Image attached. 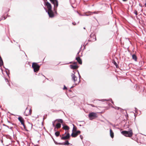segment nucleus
Returning <instances> with one entry per match:
<instances>
[{"mask_svg":"<svg viewBox=\"0 0 146 146\" xmlns=\"http://www.w3.org/2000/svg\"><path fill=\"white\" fill-rule=\"evenodd\" d=\"M70 137V134L69 132H68L66 134V135L65 136H63L61 137V139L63 140H65L68 139Z\"/></svg>","mask_w":146,"mask_h":146,"instance_id":"obj_8","label":"nucleus"},{"mask_svg":"<svg viewBox=\"0 0 146 146\" xmlns=\"http://www.w3.org/2000/svg\"><path fill=\"white\" fill-rule=\"evenodd\" d=\"M96 35L93 33H92L90 35V38L89 40L91 41H94L96 40Z\"/></svg>","mask_w":146,"mask_h":146,"instance_id":"obj_5","label":"nucleus"},{"mask_svg":"<svg viewBox=\"0 0 146 146\" xmlns=\"http://www.w3.org/2000/svg\"><path fill=\"white\" fill-rule=\"evenodd\" d=\"M110 134L111 137L113 138L114 137L113 133L111 129H110Z\"/></svg>","mask_w":146,"mask_h":146,"instance_id":"obj_18","label":"nucleus"},{"mask_svg":"<svg viewBox=\"0 0 146 146\" xmlns=\"http://www.w3.org/2000/svg\"><path fill=\"white\" fill-rule=\"evenodd\" d=\"M56 120H58V122H60L61 123H62L63 122V120L61 119H56Z\"/></svg>","mask_w":146,"mask_h":146,"instance_id":"obj_25","label":"nucleus"},{"mask_svg":"<svg viewBox=\"0 0 146 146\" xmlns=\"http://www.w3.org/2000/svg\"><path fill=\"white\" fill-rule=\"evenodd\" d=\"M100 12V11H94L93 12H91V14H92H92H98Z\"/></svg>","mask_w":146,"mask_h":146,"instance_id":"obj_24","label":"nucleus"},{"mask_svg":"<svg viewBox=\"0 0 146 146\" xmlns=\"http://www.w3.org/2000/svg\"><path fill=\"white\" fill-rule=\"evenodd\" d=\"M71 76L72 77V80L74 81V82L76 84L79 83V82L80 81V80L78 82L77 81V78L75 76L74 74L72 73L71 74Z\"/></svg>","mask_w":146,"mask_h":146,"instance_id":"obj_4","label":"nucleus"},{"mask_svg":"<svg viewBox=\"0 0 146 146\" xmlns=\"http://www.w3.org/2000/svg\"><path fill=\"white\" fill-rule=\"evenodd\" d=\"M32 67L34 69L35 72H37L39 70L40 66L36 63L33 62L32 64Z\"/></svg>","mask_w":146,"mask_h":146,"instance_id":"obj_2","label":"nucleus"},{"mask_svg":"<svg viewBox=\"0 0 146 146\" xmlns=\"http://www.w3.org/2000/svg\"><path fill=\"white\" fill-rule=\"evenodd\" d=\"M67 88L65 86H64V87L63 88V90H66L67 89Z\"/></svg>","mask_w":146,"mask_h":146,"instance_id":"obj_29","label":"nucleus"},{"mask_svg":"<svg viewBox=\"0 0 146 146\" xmlns=\"http://www.w3.org/2000/svg\"><path fill=\"white\" fill-rule=\"evenodd\" d=\"M70 68L72 69H76L78 68V66L77 65H70Z\"/></svg>","mask_w":146,"mask_h":146,"instance_id":"obj_15","label":"nucleus"},{"mask_svg":"<svg viewBox=\"0 0 146 146\" xmlns=\"http://www.w3.org/2000/svg\"><path fill=\"white\" fill-rule=\"evenodd\" d=\"M48 14L50 17L52 18L54 17V15L52 9L48 10Z\"/></svg>","mask_w":146,"mask_h":146,"instance_id":"obj_9","label":"nucleus"},{"mask_svg":"<svg viewBox=\"0 0 146 146\" xmlns=\"http://www.w3.org/2000/svg\"><path fill=\"white\" fill-rule=\"evenodd\" d=\"M61 127V124L60 123H57L56 125V126L54 128V130L55 131H56L57 130L56 129H59Z\"/></svg>","mask_w":146,"mask_h":146,"instance_id":"obj_12","label":"nucleus"},{"mask_svg":"<svg viewBox=\"0 0 146 146\" xmlns=\"http://www.w3.org/2000/svg\"><path fill=\"white\" fill-rule=\"evenodd\" d=\"M55 13H56V11L55 12Z\"/></svg>","mask_w":146,"mask_h":146,"instance_id":"obj_49","label":"nucleus"},{"mask_svg":"<svg viewBox=\"0 0 146 146\" xmlns=\"http://www.w3.org/2000/svg\"><path fill=\"white\" fill-rule=\"evenodd\" d=\"M12 127H11L10 128V129H12Z\"/></svg>","mask_w":146,"mask_h":146,"instance_id":"obj_45","label":"nucleus"},{"mask_svg":"<svg viewBox=\"0 0 146 146\" xmlns=\"http://www.w3.org/2000/svg\"><path fill=\"white\" fill-rule=\"evenodd\" d=\"M121 133L124 136L129 137H132L133 134L132 130L130 128L129 129L128 131H121Z\"/></svg>","mask_w":146,"mask_h":146,"instance_id":"obj_1","label":"nucleus"},{"mask_svg":"<svg viewBox=\"0 0 146 146\" xmlns=\"http://www.w3.org/2000/svg\"><path fill=\"white\" fill-rule=\"evenodd\" d=\"M72 24L74 25H76V23L75 22H73L72 23Z\"/></svg>","mask_w":146,"mask_h":146,"instance_id":"obj_32","label":"nucleus"},{"mask_svg":"<svg viewBox=\"0 0 146 146\" xmlns=\"http://www.w3.org/2000/svg\"><path fill=\"white\" fill-rule=\"evenodd\" d=\"M60 133L58 131L56 132L55 133V135L57 137H58L60 135Z\"/></svg>","mask_w":146,"mask_h":146,"instance_id":"obj_20","label":"nucleus"},{"mask_svg":"<svg viewBox=\"0 0 146 146\" xmlns=\"http://www.w3.org/2000/svg\"><path fill=\"white\" fill-rule=\"evenodd\" d=\"M3 125L4 126H5V125H5V124H3Z\"/></svg>","mask_w":146,"mask_h":146,"instance_id":"obj_43","label":"nucleus"},{"mask_svg":"<svg viewBox=\"0 0 146 146\" xmlns=\"http://www.w3.org/2000/svg\"><path fill=\"white\" fill-rule=\"evenodd\" d=\"M112 107L113 108H115V109H117V110H120L121 111L122 110V109H121V108H119V107H114L113 106Z\"/></svg>","mask_w":146,"mask_h":146,"instance_id":"obj_21","label":"nucleus"},{"mask_svg":"<svg viewBox=\"0 0 146 146\" xmlns=\"http://www.w3.org/2000/svg\"><path fill=\"white\" fill-rule=\"evenodd\" d=\"M30 124L31 125V127H32V124H31V123H30Z\"/></svg>","mask_w":146,"mask_h":146,"instance_id":"obj_40","label":"nucleus"},{"mask_svg":"<svg viewBox=\"0 0 146 146\" xmlns=\"http://www.w3.org/2000/svg\"><path fill=\"white\" fill-rule=\"evenodd\" d=\"M109 101H110L112 103H113V102L112 101V100H111V99H110V100H108Z\"/></svg>","mask_w":146,"mask_h":146,"instance_id":"obj_31","label":"nucleus"},{"mask_svg":"<svg viewBox=\"0 0 146 146\" xmlns=\"http://www.w3.org/2000/svg\"><path fill=\"white\" fill-rule=\"evenodd\" d=\"M6 80L7 81H8V80L6 79Z\"/></svg>","mask_w":146,"mask_h":146,"instance_id":"obj_46","label":"nucleus"},{"mask_svg":"<svg viewBox=\"0 0 146 146\" xmlns=\"http://www.w3.org/2000/svg\"><path fill=\"white\" fill-rule=\"evenodd\" d=\"M78 135L77 133L76 132H73L71 135V136L73 137H77V136Z\"/></svg>","mask_w":146,"mask_h":146,"instance_id":"obj_16","label":"nucleus"},{"mask_svg":"<svg viewBox=\"0 0 146 146\" xmlns=\"http://www.w3.org/2000/svg\"><path fill=\"white\" fill-rule=\"evenodd\" d=\"M51 3L54 5V6L57 7L58 5V3L57 0H50Z\"/></svg>","mask_w":146,"mask_h":146,"instance_id":"obj_10","label":"nucleus"},{"mask_svg":"<svg viewBox=\"0 0 146 146\" xmlns=\"http://www.w3.org/2000/svg\"><path fill=\"white\" fill-rule=\"evenodd\" d=\"M134 13L136 15H137V11L136 10H135L134 11Z\"/></svg>","mask_w":146,"mask_h":146,"instance_id":"obj_26","label":"nucleus"},{"mask_svg":"<svg viewBox=\"0 0 146 146\" xmlns=\"http://www.w3.org/2000/svg\"><path fill=\"white\" fill-rule=\"evenodd\" d=\"M145 7H146V3H145Z\"/></svg>","mask_w":146,"mask_h":146,"instance_id":"obj_42","label":"nucleus"},{"mask_svg":"<svg viewBox=\"0 0 146 146\" xmlns=\"http://www.w3.org/2000/svg\"><path fill=\"white\" fill-rule=\"evenodd\" d=\"M84 29H85V27H84Z\"/></svg>","mask_w":146,"mask_h":146,"instance_id":"obj_47","label":"nucleus"},{"mask_svg":"<svg viewBox=\"0 0 146 146\" xmlns=\"http://www.w3.org/2000/svg\"><path fill=\"white\" fill-rule=\"evenodd\" d=\"M2 19H2V18L0 20V21H1V20H2Z\"/></svg>","mask_w":146,"mask_h":146,"instance_id":"obj_44","label":"nucleus"},{"mask_svg":"<svg viewBox=\"0 0 146 146\" xmlns=\"http://www.w3.org/2000/svg\"><path fill=\"white\" fill-rule=\"evenodd\" d=\"M88 117L90 119L92 120L97 117V115L96 113L94 112H91L89 114Z\"/></svg>","mask_w":146,"mask_h":146,"instance_id":"obj_3","label":"nucleus"},{"mask_svg":"<svg viewBox=\"0 0 146 146\" xmlns=\"http://www.w3.org/2000/svg\"><path fill=\"white\" fill-rule=\"evenodd\" d=\"M76 60H77V62L80 64H82V61L80 58L79 57H77L76 58Z\"/></svg>","mask_w":146,"mask_h":146,"instance_id":"obj_14","label":"nucleus"},{"mask_svg":"<svg viewBox=\"0 0 146 146\" xmlns=\"http://www.w3.org/2000/svg\"><path fill=\"white\" fill-rule=\"evenodd\" d=\"M77 64L76 62H74V64Z\"/></svg>","mask_w":146,"mask_h":146,"instance_id":"obj_35","label":"nucleus"},{"mask_svg":"<svg viewBox=\"0 0 146 146\" xmlns=\"http://www.w3.org/2000/svg\"><path fill=\"white\" fill-rule=\"evenodd\" d=\"M18 119L19 121L21 122V124L22 125L24 126V127H25V125L24 123V120L21 117H19Z\"/></svg>","mask_w":146,"mask_h":146,"instance_id":"obj_11","label":"nucleus"},{"mask_svg":"<svg viewBox=\"0 0 146 146\" xmlns=\"http://www.w3.org/2000/svg\"><path fill=\"white\" fill-rule=\"evenodd\" d=\"M64 145H68L69 143L68 141H66L65 142L63 143Z\"/></svg>","mask_w":146,"mask_h":146,"instance_id":"obj_22","label":"nucleus"},{"mask_svg":"<svg viewBox=\"0 0 146 146\" xmlns=\"http://www.w3.org/2000/svg\"><path fill=\"white\" fill-rule=\"evenodd\" d=\"M80 126H81V125H80Z\"/></svg>","mask_w":146,"mask_h":146,"instance_id":"obj_48","label":"nucleus"},{"mask_svg":"<svg viewBox=\"0 0 146 146\" xmlns=\"http://www.w3.org/2000/svg\"><path fill=\"white\" fill-rule=\"evenodd\" d=\"M31 109H29L27 108L24 112V115L26 116H28L31 114Z\"/></svg>","mask_w":146,"mask_h":146,"instance_id":"obj_6","label":"nucleus"},{"mask_svg":"<svg viewBox=\"0 0 146 146\" xmlns=\"http://www.w3.org/2000/svg\"><path fill=\"white\" fill-rule=\"evenodd\" d=\"M46 5L47 7V8L48 9V10H50L52 9V7L51 4L48 2H47L46 3Z\"/></svg>","mask_w":146,"mask_h":146,"instance_id":"obj_13","label":"nucleus"},{"mask_svg":"<svg viewBox=\"0 0 146 146\" xmlns=\"http://www.w3.org/2000/svg\"><path fill=\"white\" fill-rule=\"evenodd\" d=\"M91 106H92V107H94V105H92V104H91Z\"/></svg>","mask_w":146,"mask_h":146,"instance_id":"obj_39","label":"nucleus"},{"mask_svg":"<svg viewBox=\"0 0 146 146\" xmlns=\"http://www.w3.org/2000/svg\"><path fill=\"white\" fill-rule=\"evenodd\" d=\"M79 52H78V54H78Z\"/></svg>","mask_w":146,"mask_h":146,"instance_id":"obj_50","label":"nucleus"},{"mask_svg":"<svg viewBox=\"0 0 146 146\" xmlns=\"http://www.w3.org/2000/svg\"><path fill=\"white\" fill-rule=\"evenodd\" d=\"M80 138L81 139H83V137H82V135H80Z\"/></svg>","mask_w":146,"mask_h":146,"instance_id":"obj_30","label":"nucleus"},{"mask_svg":"<svg viewBox=\"0 0 146 146\" xmlns=\"http://www.w3.org/2000/svg\"><path fill=\"white\" fill-rule=\"evenodd\" d=\"M55 143L56 144H58L59 145H63V143H56L55 142Z\"/></svg>","mask_w":146,"mask_h":146,"instance_id":"obj_28","label":"nucleus"},{"mask_svg":"<svg viewBox=\"0 0 146 146\" xmlns=\"http://www.w3.org/2000/svg\"><path fill=\"white\" fill-rule=\"evenodd\" d=\"M63 128L64 130H67V131H66V132H65L64 134H63L62 135V136H63L65 135V134H66V133L67 132L68 133V131L70 129V128L67 125H64L63 124Z\"/></svg>","mask_w":146,"mask_h":146,"instance_id":"obj_7","label":"nucleus"},{"mask_svg":"<svg viewBox=\"0 0 146 146\" xmlns=\"http://www.w3.org/2000/svg\"><path fill=\"white\" fill-rule=\"evenodd\" d=\"M132 59L134 60L135 61H137V58L136 55L133 54L132 55Z\"/></svg>","mask_w":146,"mask_h":146,"instance_id":"obj_17","label":"nucleus"},{"mask_svg":"<svg viewBox=\"0 0 146 146\" xmlns=\"http://www.w3.org/2000/svg\"><path fill=\"white\" fill-rule=\"evenodd\" d=\"M5 126H6V127H8V128H9V126H7V125H5Z\"/></svg>","mask_w":146,"mask_h":146,"instance_id":"obj_34","label":"nucleus"},{"mask_svg":"<svg viewBox=\"0 0 146 146\" xmlns=\"http://www.w3.org/2000/svg\"><path fill=\"white\" fill-rule=\"evenodd\" d=\"M123 1H127V0H122Z\"/></svg>","mask_w":146,"mask_h":146,"instance_id":"obj_37","label":"nucleus"},{"mask_svg":"<svg viewBox=\"0 0 146 146\" xmlns=\"http://www.w3.org/2000/svg\"><path fill=\"white\" fill-rule=\"evenodd\" d=\"M6 72V73H7V75H8V74L7 72Z\"/></svg>","mask_w":146,"mask_h":146,"instance_id":"obj_41","label":"nucleus"},{"mask_svg":"<svg viewBox=\"0 0 146 146\" xmlns=\"http://www.w3.org/2000/svg\"><path fill=\"white\" fill-rule=\"evenodd\" d=\"M73 125L74 126L72 131H74V132L76 131L77 129V128L76 127H75L74 125V124H73Z\"/></svg>","mask_w":146,"mask_h":146,"instance_id":"obj_23","label":"nucleus"},{"mask_svg":"<svg viewBox=\"0 0 146 146\" xmlns=\"http://www.w3.org/2000/svg\"><path fill=\"white\" fill-rule=\"evenodd\" d=\"M52 125H53V126H54V127L55 126L54 125L53 122V123H52Z\"/></svg>","mask_w":146,"mask_h":146,"instance_id":"obj_33","label":"nucleus"},{"mask_svg":"<svg viewBox=\"0 0 146 146\" xmlns=\"http://www.w3.org/2000/svg\"><path fill=\"white\" fill-rule=\"evenodd\" d=\"M6 17H4V20H5L6 19Z\"/></svg>","mask_w":146,"mask_h":146,"instance_id":"obj_38","label":"nucleus"},{"mask_svg":"<svg viewBox=\"0 0 146 146\" xmlns=\"http://www.w3.org/2000/svg\"><path fill=\"white\" fill-rule=\"evenodd\" d=\"M76 133H77V134H80V131H76Z\"/></svg>","mask_w":146,"mask_h":146,"instance_id":"obj_27","label":"nucleus"},{"mask_svg":"<svg viewBox=\"0 0 146 146\" xmlns=\"http://www.w3.org/2000/svg\"><path fill=\"white\" fill-rule=\"evenodd\" d=\"M78 74H79V77L80 78V75L79 73V72H78Z\"/></svg>","mask_w":146,"mask_h":146,"instance_id":"obj_36","label":"nucleus"},{"mask_svg":"<svg viewBox=\"0 0 146 146\" xmlns=\"http://www.w3.org/2000/svg\"><path fill=\"white\" fill-rule=\"evenodd\" d=\"M92 15L91 14V12L90 11H88L87 12H86L85 15H84L86 16H89L90 15Z\"/></svg>","mask_w":146,"mask_h":146,"instance_id":"obj_19","label":"nucleus"}]
</instances>
